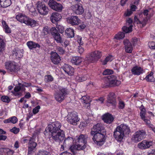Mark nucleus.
Segmentation results:
<instances>
[{
    "label": "nucleus",
    "instance_id": "obj_44",
    "mask_svg": "<svg viewBox=\"0 0 155 155\" xmlns=\"http://www.w3.org/2000/svg\"><path fill=\"white\" fill-rule=\"evenodd\" d=\"M62 8L63 6L61 4L57 3L53 9L56 11L60 12L62 11Z\"/></svg>",
    "mask_w": 155,
    "mask_h": 155
},
{
    "label": "nucleus",
    "instance_id": "obj_39",
    "mask_svg": "<svg viewBox=\"0 0 155 155\" xmlns=\"http://www.w3.org/2000/svg\"><path fill=\"white\" fill-rule=\"evenodd\" d=\"M65 33L69 38H72L74 36V30L71 28L67 29L65 30Z\"/></svg>",
    "mask_w": 155,
    "mask_h": 155
},
{
    "label": "nucleus",
    "instance_id": "obj_8",
    "mask_svg": "<svg viewBox=\"0 0 155 155\" xmlns=\"http://www.w3.org/2000/svg\"><path fill=\"white\" fill-rule=\"evenodd\" d=\"M105 79L107 82L104 86L105 87H113L116 85V77L114 75L109 76L107 78H105Z\"/></svg>",
    "mask_w": 155,
    "mask_h": 155
},
{
    "label": "nucleus",
    "instance_id": "obj_21",
    "mask_svg": "<svg viewBox=\"0 0 155 155\" xmlns=\"http://www.w3.org/2000/svg\"><path fill=\"white\" fill-rule=\"evenodd\" d=\"M87 136L86 135L81 134L77 139L76 140L78 143L80 145L85 146V144L87 143Z\"/></svg>",
    "mask_w": 155,
    "mask_h": 155
},
{
    "label": "nucleus",
    "instance_id": "obj_43",
    "mask_svg": "<svg viewBox=\"0 0 155 155\" xmlns=\"http://www.w3.org/2000/svg\"><path fill=\"white\" fill-rule=\"evenodd\" d=\"M133 25H130L128 27L124 26L122 28V29L125 33H127L130 32L132 31V28H133Z\"/></svg>",
    "mask_w": 155,
    "mask_h": 155
},
{
    "label": "nucleus",
    "instance_id": "obj_32",
    "mask_svg": "<svg viewBox=\"0 0 155 155\" xmlns=\"http://www.w3.org/2000/svg\"><path fill=\"white\" fill-rule=\"evenodd\" d=\"M147 20L145 19H143V21L140 20L136 16H135L134 18V21L135 23L137 24H141L142 25V27L145 26L146 25Z\"/></svg>",
    "mask_w": 155,
    "mask_h": 155
},
{
    "label": "nucleus",
    "instance_id": "obj_62",
    "mask_svg": "<svg viewBox=\"0 0 155 155\" xmlns=\"http://www.w3.org/2000/svg\"><path fill=\"white\" fill-rule=\"evenodd\" d=\"M40 108V106L38 105L35 107L33 110V112L34 114H35L37 113L39 110V109Z\"/></svg>",
    "mask_w": 155,
    "mask_h": 155
},
{
    "label": "nucleus",
    "instance_id": "obj_30",
    "mask_svg": "<svg viewBox=\"0 0 155 155\" xmlns=\"http://www.w3.org/2000/svg\"><path fill=\"white\" fill-rule=\"evenodd\" d=\"M82 59L81 57L79 56L72 57L71 59V62L74 64L76 65L80 64L82 62Z\"/></svg>",
    "mask_w": 155,
    "mask_h": 155
},
{
    "label": "nucleus",
    "instance_id": "obj_15",
    "mask_svg": "<svg viewBox=\"0 0 155 155\" xmlns=\"http://www.w3.org/2000/svg\"><path fill=\"white\" fill-rule=\"evenodd\" d=\"M51 59L54 64H57L60 62L61 61L60 57L57 53L51 52Z\"/></svg>",
    "mask_w": 155,
    "mask_h": 155
},
{
    "label": "nucleus",
    "instance_id": "obj_59",
    "mask_svg": "<svg viewBox=\"0 0 155 155\" xmlns=\"http://www.w3.org/2000/svg\"><path fill=\"white\" fill-rule=\"evenodd\" d=\"M148 45L150 49H155V42L153 41H150L148 43Z\"/></svg>",
    "mask_w": 155,
    "mask_h": 155
},
{
    "label": "nucleus",
    "instance_id": "obj_41",
    "mask_svg": "<svg viewBox=\"0 0 155 155\" xmlns=\"http://www.w3.org/2000/svg\"><path fill=\"white\" fill-rule=\"evenodd\" d=\"M58 91H57L60 92L61 94L65 96L68 93V90L66 88L62 87L59 86L58 87Z\"/></svg>",
    "mask_w": 155,
    "mask_h": 155
},
{
    "label": "nucleus",
    "instance_id": "obj_2",
    "mask_svg": "<svg viewBox=\"0 0 155 155\" xmlns=\"http://www.w3.org/2000/svg\"><path fill=\"white\" fill-rule=\"evenodd\" d=\"M106 134V131L95 134L91 135L93 136L92 139L94 143L97 145L101 146L104 143Z\"/></svg>",
    "mask_w": 155,
    "mask_h": 155
},
{
    "label": "nucleus",
    "instance_id": "obj_61",
    "mask_svg": "<svg viewBox=\"0 0 155 155\" xmlns=\"http://www.w3.org/2000/svg\"><path fill=\"white\" fill-rule=\"evenodd\" d=\"M143 14L145 16L149 14V11L147 9L144 10L143 12H141L139 14V16L140 17L142 16Z\"/></svg>",
    "mask_w": 155,
    "mask_h": 155
},
{
    "label": "nucleus",
    "instance_id": "obj_64",
    "mask_svg": "<svg viewBox=\"0 0 155 155\" xmlns=\"http://www.w3.org/2000/svg\"><path fill=\"white\" fill-rule=\"evenodd\" d=\"M84 39H83L80 37H78V38L77 41L80 45H81L84 44Z\"/></svg>",
    "mask_w": 155,
    "mask_h": 155
},
{
    "label": "nucleus",
    "instance_id": "obj_18",
    "mask_svg": "<svg viewBox=\"0 0 155 155\" xmlns=\"http://www.w3.org/2000/svg\"><path fill=\"white\" fill-rule=\"evenodd\" d=\"M67 21L72 25H78L80 23V20L77 16H74L68 18Z\"/></svg>",
    "mask_w": 155,
    "mask_h": 155
},
{
    "label": "nucleus",
    "instance_id": "obj_48",
    "mask_svg": "<svg viewBox=\"0 0 155 155\" xmlns=\"http://www.w3.org/2000/svg\"><path fill=\"white\" fill-rule=\"evenodd\" d=\"M53 79V78L50 75H46L45 77V81L46 82L52 81Z\"/></svg>",
    "mask_w": 155,
    "mask_h": 155
},
{
    "label": "nucleus",
    "instance_id": "obj_28",
    "mask_svg": "<svg viewBox=\"0 0 155 155\" xmlns=\"http://www.w3.org/2000/svg\"><path fill=\"white\" fill-rule=\"evenodd\" d=\"M64 141L63 145H61V149L64 150V147L66 146H69L72 144L73 140L72 138L71 137H68L65 139H64Z\"/></svg>",
    "mask_w": 155,
    "mask_h": 155
},
{
    "label": "nucleus",
    "instance_id": "obj_14",
    "mask_svg": "<svg viewBox=\"0 0 155 155\" xmlns=\"http://www.w3.org/2000/svg\"><path fill=\"white\" fill-rule=\"evenodd\" d=\"M101 56V52L98 51H95L90 54L89 59L91 61H96L100 58Z\"/></svg>",
    "mask_w": 155,
    "mask_h": 155
},
{
    "label": "nucleus",
    "instance_id": "obj_57",
    "mask_svg": "<svg viewBox=\"0 0 155 155\" xmlns=\"http://www.w3.org/2000/svg\"><path fill=\"white\" fill-rule=\"evenodd\" d=\"M125 37V34L123 32H119L117 34V39H122Z\"/></svg>",
    "mask_w": 155,
    "mask_h": 155
},
{
    "label": "nucleus",
    "instance_id": "obj_33",
    "mask_svg": "<svg viewBox=\"0 0 155 155\" xmlns=\"http://www.w3.org/2000/svg\"><path fill=\"white\" fill-rule=\"evenodd\" d=\"M27 45L30 49L35 48H40V46L38 43H36L32 41H29L27 43Z\"/></svg>",
    "mask_w": 155,
    "mask_h": 155
},
{
    "label": "nucleus",
    "instance_id": "obj_23",
    "mask_svg": "<svg viewBox=\"0 0 155 155\" xmlns=\"http://www.w3.org/2000/svg\"><path fill=\"white\" fill-rule=\"evenodd\" d=\"M61 15L58 12L52 13L50 16V19L51 21L53 23H55L59 21L61 18Z\"/></svg>",
    "mask_w": 155,
    "mask_h": 155
},
{
    "label": "nucleus",
    "instance_id": "obj_38",
    "mask_svg": "<svg viewBox=\"0 0 155 155\" xmlns=\"http://www.w3.org/2000/svg\"><path fill=\"white\" fill-rule=\"evenodd\" d=\"M2 24L3 27L5 32L7 33H10L11 32V30L8 26L7 25L5 21L2 20Z\"/></svg>",
    "mask_w": 155,
    "mask_h": 155
},
{
    "label": "nucleus",
    "instance_id": "obj_55",
    "mask_svg": "<svg viewBox=\"0 0 155 155\" xmlns=\"http://www.w3.org/2000/svg\"><path fill=\"white\" fill-rule=\"evenodd\" d=\"M56 50L60 54H64L65 51L63 48L59 46H57L56 47Z\"/></svg>",
    "mask_w": 155,
    "mask_h": 155
},
{
    "label": "nucleus",
    "instance_id": "obj_37",
    "mask_svg": "<svg viewBox=\"0 0 155 155\" xmlns=\"http://www.w3.org/2000/svg\"><path fill=\"white\" fill-rule=\"evenodd\" d=\"M18 119L15 116H13L8 119L4 120L3 121L5 123H11L13 124H14L16 123Z\"/></svg>",
    "mask_w": 155,
    "mask_h": 155
},
{
    "label": "nucleus",
    "instance_id": "obj_53",
    "mask_svg": "<svg viewBox=\"0 0 155 155\" xmlns=\"http://www.w3.org/2000/svg\"><path fill=\"white\" fill-rule=\"evenodd\" d=\"M5 47V43L3 40L0 38V51H2L4 50Z\"/></svg>",
    "mask_w": 155,
    "mask_h": 155
},
{
    "label": "nucleus",
    "instance_id": "obj_20",
    "mask_svg": "<svg viewBox=\"0 0 155 155\" xmlns=\"http://www.w3.org/2000/svg\"><path fill=\"white\" fill-rule=\"evenodd\" d=\"M102 119L105 123L110 124L113 121L114 118L111 114L107 113L102 116Z\"/></svg>",
    "mask_w": 155,
    "mask_h": 155
},
{
    "label": "nucleus",
    "instance_id": "obj_56",
    "mask_svg": "<svg viewBox=\"0 0 155 155\" xmlns=\"http://www.w3.org/2000/svg\"><path fill=\"white\" fill-rule=\"evenodd\" d=\"M29 11L31 13L35 12L36 11L35 8L34 6L31 5H27Z\"/></svg>",
    "mask_w": 155,
    "mask_h": 155
},
{
    "label": "nucleus",
    "instance_id": "obj_34",
    "mask_svg": "<svg viewBox=\"0 0 155 155\" xmlns=\"http://www.w3.org/2000/svg\"><path fill=\"white\" fill-rule=\"evenodd\" d=\"M11 4L10 0H0V7L6 8Z\"/></svg>",
    "mask_w": 155,
    "mask_h": 155
},
{
    "label": "nucleus",
    "instance_id": "obj_22",
    "mask_svg": "<svg viewBox=\"0 0 155 155\" xmlns=\"http://www.w3.org/2000/svg\"><path fill=\"white\" fill-rule=\"evenodd\" d=\"M124 44V45L125 51L128 53H131L133 50V47L131 43L129 40L126 39L123 41Z\"/></svg>",
    "mask_w": 155,
    "mask_h": 155
},
{
    "label": "nucleus",
    "instance_id": "obj_26",
    "mask_svg": "<svg viewBox=\"0 0 155 155\" xmlns=\"http://www.w3.org/2000/svg\"><path fill=\"white\" fill-rule=\"evenodd\" d=\"M13 56L15 58H21L22 56V50H20L18 48L14 49L13 51Z\"/></svg>",
    "mask_w": 155,
    "mask_h": 155
},
{
    "label": "nucleus",
    "instance_id": "obj_13",
    "mask_svg": "<svg viewBox=\"0 0 155 155\" xmlns=\"http://www.w3.org/2000/svg\"><path fill=\"white\" fill-rule=\"evenodd\" d=\"M116 96L115 93L111 92L108 95L107 98V104L115 106L116 103Z\"/></svg>",
    "mask_w": 155,
    "mask_h": 155
},
{
    "label": "nucleus",
    "instance_id": "obj_7",
    "mask_svg": "<svg viewBox=\"0 0 155 155\" xmlns=\"http://www.w3.org/2000/svg\"><path fill=\"white\" fill-rule=\"evenodd\" d=\"M51 134L53 139L56 141L60 143L65 139V134L63 130Z\"/></svg>",
    "mask_w": 155,
    "mask_h": 155
},
{
    "label": "nucleus",
    "instance_id": "obj_12",
    "mask_svg": "<svg viewBox=\"0 0 155 155\" xmlns=\"http://www.w3.org/2000/svg\"><path fill=\"white\" fill-rule=\"evenodd\" d=\"M71 8L73 11L77 15H81L84 12L82 5L80 3H78L72 5L71 6Z\"/></svg>",
    "mask_w": 155,
    "mask_h": 155
},
{
    "label": "nucleus",
    "instance_id": "obj_5",
    "mask_svg": "<svg viewBox=\"0 0 155 155\" xmlns=\"http://www.w3.org/2000/svg\"><path fill=\"white\" fill-rule=\"evenodd\" d=\"M5 66L8 71L11 74L15 73L17 70V66L16 63L13 61H8L5 62Z\"/></svg>",
    "mask_w": 155,
    "mask_h": 155
},
{
    "label": "nucleus",
    "instance_id": "obj_29",
    "mask_svg": "<svg viewBox=\"0 0 155 155\" xmlns=\"http://www.w3.org/2000/svg\"><path fill=\"white\" fill-rule=\"evenodd\" d=\"M14 90L15 91L14 93V95L18 97H20L22 95V92L24 91V90L22 89L21 86L19 85L15 87Z\"/></svg>",
    "mask_w": 155,
    "mask_h": 155
},
{
    "label": "nucleus",
    "instance_id": "obj_58",
    "mask_svg": "<svg viewBox=\"0 0 155 155\" xmlns=\"http://www.w3.org/2000/svg\"><path fill=\"white\" fill-rule=\"evenodd\" d=\"M19 85H21V86L22 87V89H23L24 91L25 90V87H28V86H30L31 84L30 83H26V82H24L23 83V84H21V83H19L18 84Z\"/></svg>",
    "mask_w": 155,
    "mask_h": 155
},
{
    "label": "nucleus",
    "instance_id": "obj_1",
    "mask_svg": "<svg viewBox=\"0 0 155 155\" xmlns=\"http://www.w3.org/2000/svg\"><path fill=\"white\" fill-rule=\"evenodd\" d=\"M130 131L129 127L126 125L121 124L120 126L117 127V132L119 133L117 141L121 142L123 139L124 134H129Z\"/></svg>",
    "mask_w": 155,
    "mask_h": 155
},
{
    "label": "nucleus",
    "instance_id": "obj_54",
    "mask_svg": "<svg viewBox=\"0 0 155 155\" xmlns=\"http://www.w3.org/2000/svg\"><path fill=\"white\" fill-rule=\"evenodd\" d=\"M1 100L3 102L8 103L10 101V100L9 98L6 96H3L1 98Z\"/></svg>",
    "mask_w": 155,
    "mask_h": 155
},
{
    "label": "nucleus",
    "instance_id": "obj_63",
    "mask_svg": "<svg viewBox=\"0 0 155 155\" xmlns=\"http://www.w3.org/2000/svg\"><path fill=\"white\" fill-rule=\"evenodd\" d=\"M141 119L144 121V122L146 123V124L149 127L151 125H152V124H151L150 121L149 120L146 119L145 117H144V119Z\"/></svg>",
    "mask_w": 155,
    "mask_h": 155
},
{
    "label": "nucleus",
    "instance_id": "obj_36",
    "mask_svg": "<svg viewBox=\"0 0 155 155\" xmlns=\"http://www.w3.org/2000/svg\"><path fill=\"white\" fill-rule=\"evenodd\" d=\"M153 73L151 71L148 75H147L145 78V79L147 82H154L155 81V78L153 76Z\"/></svg>",
    "mask_w": 155,
    "mask_h": 155
},
{
    "label": "nucleus",
    "instance_id": "obj_24",
    "mask_svg": "<svg viewBox=\"0 0 155 155\" xmlns=\"http://www.w3.org/2000/svg\"><path fill=\"white\" fill-rule=\"evenodd\" d=\"M64 72L69 75H72L74 72V68L68 64H65L62 68Z\"/></svg>",
    "mask_w": 155,
    "mask_h": 155
},
{
    "label": "nucleus",
    "instance_id": "obj_3",
    "mask_svg": "<svg viewBox=\"0 0 155 155\" xmlns=\"http://www.w3.org/2000/svg\"><path fill=\"white\" fill-rule=\"evenodd\" d=\"M147 135L146 132L143 130H139L133 135L132 140L134 142H137L144 139Z\"/></svg>",
    "mask_w": 155,
    "mask_h": 155
},
{
    "label": "nucleus",
    "instance_id": "obj_51",
    "mask_svg": "<svg viewBox=\"0 0 155 155\" xmlns=\"http://www.w3.org/2000/svg\"><path fill=\"white\" fill-rule=\"evenodd\" d=\"M113 71L111 69H106L104 71L103 73L104 75H106L109 74H113Z\"/></svg>",
    "mask_w": 155,
    "mask_h": 155
},
{
    "label": "nucleus",
    "instance_id": "obj_47",
    "mask_svg": "<svg viewBox=\"0 0 155 155\" xmlns=\"http://www.w3.org/2000/svg\"><path fill=\"white\" fill-rule=\"evenodd\" d=\"M118 100L119 101L118 106L119 108L121 109H123L125 106L124 102L121 99H120L119 98H118Z\"/></svg>",
    "mask_w": 155,
    "mask_h": 155
},
{
    "label": "nucleus",
    "instance_id": "obj_42",
    "mask_svg": "<svg viewBox=\"0 0 155 155\" xmlns=\"http://www.w3.org/2000/svg\"><path fill=\"white\" fill-rule=\"evenodd\" d=\"M140 108L141 109L140 115L141 119H144V117H145L146 110L143 105H141Z\"/></svg>",
    "mask_w": 155,
    "mask_h": 155
},
{
    "label": "nucleus",
    "instance_id": "obj_52",
    "mask_svg": "<svg viewBox=\"0 0 155 155\" xmlns=\"http://www.w3.org/2000/svg\"><path fill=\"white\" fill-rule=\"evenodd\" d=\"M3 149H4V151L7 153V155H12L14 152L13 150L9 148H5Z\"/></svg>",
    "mask_w": 155,
    "mask_h": 155
},
{
    "label": "nucleus",
    "instance_id": "obj_9",
    "mask_svg": "<svg viewBox=\"0 0 155 155\" xmlns=\"http://www.w3.org/2000/svg\"><path fill=\"white\" fill-rule=\"evenodd\" d=\"M61 126V125L60 123L57 121H55L49 125L48 130L51 133L57 132L62 130L60 129Z\"/></svg>",
    "mask_w": 155,
    "mask_h": 155
},
{
    "label": "nucleus",
    "instance_id": "obj_19",
    "mask_svg": "<svg viewBox=\"0 0 155 155\" xmlns=\"http://www.w3.org/2000/svg\"><path fill=\"white\" fill-rule=\"evenodd\" d=\"M15 18L19 22L25 24H26L27 21H28V17L21 13H18L16 15Z\"/></svg>",
    "mask_w": 155,
    "mask_h": 155
},
{
    "label": "nucleus",
    "instance_id": "obj_50",
    "mask_svg": "<svg viewBox=\"0 0 155 155\" xmlns=\"http://www.w3.org/2000/svg\"><path fill=\"white\" fill-rule=\"evenodd\" d=\"M37 155H51V154L49 152L41 150H39L38 152Z\"/></svg>",
    "mask_w": 155,
    "mask_h": 155
},
{
    "label": "nucleus",
    "instance_id": "obj_10",
    "mask_svg": "<svg viewBox=\"0 0 155 155\" xmlns=\"http://www.w3.org/2000/svg\"><path fill=\"white\" fill-rule=\"evenodd\" d=\"M67 119L68 122L73 125L77 124V122L79 120L77 114L74 112L68 114Z\"/></svg>",
    "mask_w": 155,
    "mask_h": 155
},
{
    "label": "nucleus",
    "instance_id": "obj_60",
    "mask_svg": "<svg viewBox=\"0 0 155 155\" xmlns=\"http://www.w3.org/2000/svg\"><path fill=\"white\" fill-rule=\"evenodd\" d=\"M57 28L59 32L61 33H63L64 31V28L63 27L60 25H57Z\"/></svg>",
    "mask_w": 155,
    "mask_h": 155
},
{
    "label": "nucleus",
    "instance_id": "obj_45",
    "mask_svg": "<svg viewBox=\"0 0 155 155\" xmlns=\"http://www.w3.org/2000/svg\"><path fill=\"white\" fill-rule=\"evenodd\" d=\"M113 58L112 56L109 55L105 59L102 61V64L104 65L107 64V62L109 61H111L112 60Z\"/></svg>",
    "mask_w": 155,
    "mask_h": 155
},
{
    "label": "nucleus",
    "instance_id": "obj_16",
    "mask_svg": "<svg viewBox=\"0 0 155 155\" xmlns=\"http://www.w3.org/2000/svg\"><path fill=\"white\" fill-rule=\"evenodd\" d=\"M152 145L153 143L151 141L143 140L138 144V146L139 148L141 149H145L149 148Z\"/></svg>",
    "mask_w": 155,
    "mask_h": 155
},
{
    "label": "nucleus",
    "instance_id": "obj_17",
    "mask_svg": "<svg viewBox=\"0 0 155 155\" xmlns=\"http://www.w3.org/2000/svg\"><path fill=\"white\" fill-rule=\"evenodd\" d=\"M82 145L80 144L73 145L70 147V149L73 153V154L75 155L78 150H83L86 148V146L83 145L82 146Z\"/></svg>",
    "mask_w": 155,
    "mask_h": 155
},
{
    "label": "nucleus",
    "instance_id": "obj_46",
    "mask_svg": "<svg viewBox=\"0 0 155 155\" xmlns=\"http://www.w3.org/2000/svg\"><path fill=\"white\" fill-rule=\"evenodd\" d=\"M76 80L79 82H82L83 81L86 80L87 78L86 76H82L81 75H78L76 77Z\"/></svg>",
    "mask_w": 155,
    "mask_h": 155
},
{
    "label": "nucleus",
    "instance_id": "obj_25",
    "mask_svg": "<svg viewBox=\"0 0 155 155\" xmlns=\"http://www.w3.org/2000/svg\"><path fill=\"white\" fill-rule=\"evenodd\" d=\"M90 97L88 96H83L81 98L82 102L84 104L85 107L88 108L90 107L91 100L90 99Z\"/></svg>",
    "mask_w": 155,
    "mask_h": 155
},
{
    "label": "nucleus",
    "instance_id": "obj_27",
    "mask_svg": "<svg viewBox=\"0 0 155 155\" xmlns=\"http://www.w3.org/2000/svg\"><path fill=\"white\" fill-rule=\"evenodd\" d=\"M131 71L133 74L139 75L142 73L143 70L140 67L136 65L132 69Z\"/></svg>",
    "mask_w": 155,
    "mask_h": 155
},
{
    "label": "nucleus",
    "instance_id": "obj_31",
    "mask_svg": "<svg viewBox=\"0 0 155 155\" xmlns=\"http://www.w3.org/2000/svg\"><path fill=\"white\" fill-rule=\"evenodd\" d=\"M54 96L55 100L61 102L64 99L65 96L61 94L59 92L56 91Z\"/></svg>",
    "mask_w": 155,
    "mask_h": 155
},
{
    "label": "nucleus",
    "instance_id": "obj_35",
    "mask_svg": "<svg viewBox=\"0 0 155 155\" xmlns=\"http://www.w3.org/2000/svg\"><path fill=\"white\" fill-rule=\"evenodd\" d=\"M52 35L58 43H61L62 42V38L60 34L58 32L57 33H53Z\"/></svg>",
    "mask_w": 155,
    "mask_h": 155
},
{
    "label": "nucleus",
    "instance_id": "obj_49",
    "mask_svg": "<svg viewBox=\"0 0 155 155\" xmlns=\"http://www.w3.org/2000/svg\"><path fill=\"white\" fill-rule=\"evenodd\" d=\"M57 3L54 0H50L48 2V5L49 7L53 9Z\"/></svg>",
    "mask_w": 155,
    "mask_h": 155
},
{
    "label": "nucleus",
    "instance_id": "obj_40",
    "mask_svg": "<svg viewBox=\"0 0 155 155\" xmlns=\"http://www.w3.org/2000/svg\"><path fill=\"white\" fill-rule=\"evenodd\" d=\"M27 21L26 25H30L31 27H35L38 25L37 22L35 20L30 18L28 17V19Z\"/></svg>",
    "mask_w": 155,
    "mask_h": 155
},
{
    "label": "nucleus",
    "instance_id": "obj_6",
    "mask_svg": "<svg viewBox=\"0 0 155 155\" xmlns=\"http://www.w3.org/2000/svg\"><path fill=\"white\" fill-rule=\"evenodd\" d=\"M36 137L33 136L32 137L29 138V139H24L23 141L25 143L29 140L28 143V153L29 154L31 153L33 150L35 149L37 145V143L35 142Z\"/></svg>",
    "mask_w": 155,
    "mask_h": 155
},
{
    "label": "nucleus",
    "instance_id": "obj_4",
    "mask_svg": "<svg viewBox=\"0 0 155 155\" xmlns=\"http://www.w3.org/2000/svg\"><path fill=\"white\" fill-rule=\"evenodd\" d=\"M36 6L38 12L42 15H45L48 14V8L47 6L42 2L38 1L36 4Z\"/></svg>",
    "mask_w": 155,
    "mask_h": 155
},
{
    "label": "nucleus",
    "instance_id": "obj_11",
    "mask_svg": "<svg viewBox=\"0 0 155 155\" xmlns=\"http://www.w3.org/2000/svg\"><path fill=\"white\" fill-rule=\"evenodd\" d=\"M105 131H106V130L104 127L100 124H98L93 126L91 129L90 134L91 135H92L101 132L103 133Z\"/></svg>",
    "mask_w": 155,
    "mask_h": 155
}]
</instances>
